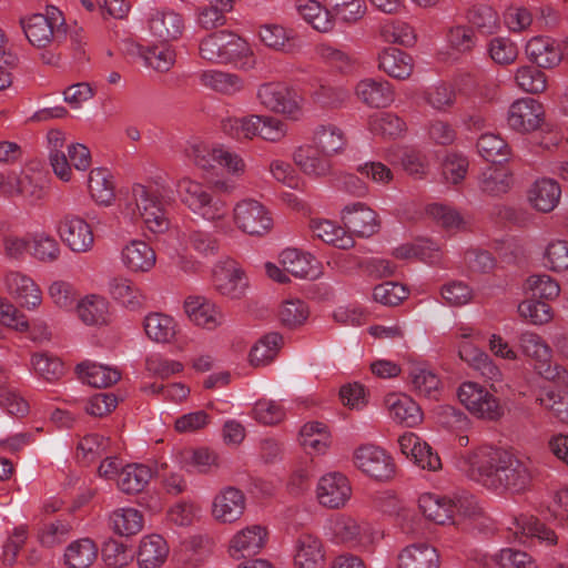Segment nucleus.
<instances>
[{
  "label": "nucleus",
  "mask_w": 568,
  "mask_h": 568,
  "mask_svg": "<svg viewBox=\"0 0 568 568\" xmlns=\"http://www.w3.org/2000/svg\"><path fill=\"white\" fill-rule=\"evenodd\" d=\"M169 554L165 539L160 535L145 536L139 547L138 564L140 568H159Z\"/></svg>",
  "instance_id": "31"
},
{
  "label": "nucleus",
  "mask_w": 568,
  "mask_h": 568,
  "mask_svg": "<svg viewBox=\"0 0 568 568\" xmlns=\"http://www.w3.org/2000/svg\"><path fill=\"white\" fill-rule=\"evenodd\" d=\"M561 189L552 179L537 180L528 192V200L532 207L542 213H549L558 205Z\"/></svg>",
  "instance_id": "25"
},
{
  "label": "nucleus",
  "mask_w": 568,
  "mask_h": 568,
  "mask_svg": "<svg viewBox=\"0 0 568 568\" xmlns=\"http://www.w3.org/2000/svg\"><path fill=\"white\" fill-rule=\"evenodd\" d=\"M515 79L521 90L532 94L542 92L547 87L545 73L535 67L519 68Z\"/></svg>",
  "instance_id": "62"
},
{
  "label": "nucleus",
  "mask_w": 568,
  "mask_h": 568,
  "mask_svg": "<svg viewBox=\"0 0 568 568\" xmlns=\"http://www.w3.org/2000/svg\"><path fill=\"white\" fill-rule=\"evenodd\" d=\"M7 190L11 195H19L31 204L40 201L44 195V189L41 183L23 172L9 178Z\"/></svg>",
  "instance_id": "41"
},
{
  "label": "nucleus",
  "mask_w": 568,
  "mask_h": 568,
  "mask_svg": "<svg viewBox=\"0 0 568 568\" xmlns=\"http://www.w3.org/2000/svg\"><path fill=\"white\" fill-rule=\"evenodd\" d=\"M98 556V548L90 538L71 542L64 552V561L69 568H88Z\"/></svg>",
  "instance_id": "40"
},
{
  "label": "nucleus",
  "mask_w": 568,
  "mask_h": 568,
  "mask_svg": "<svg viewBox=\"0 0 568 568\" xmlns=\"http://www.w3.org/2000/svg\"><path fill=\"white\" fill-rule=\"evenodd\" d=\"M112 523L116 534L129 537L142 529L143 517L139 510L126 508L115 511L112 516Z\"/></svg>",
  "instance_id": "59"
},
{
  "label": "nucleus",
  "mask_w": 568,
  "mask_h": 568,
  "mask_svg": "<svg viewBox=\"0 0 568 568\" xmlns=\"http://www.w3.org/2000/svg\"><path fill=\"white\" fill-rule=\"evenodd\" d=\"M29 327L26 316L17 307L0 296V337L10 331L24 332Z\"/></svg>",
  "instance_id": "51"
},
{
  "label": "nucleus",
  "mask_w": 568,
  "mask_h": 568,
  "mask_svg": "<svg viewBox=\"0 0 568 568\" xmlns=\"http://www.w3.org/2000/svg\"><path fill=\"white\" fill-rule=\"evenodd\" d=\"M400 452L422 469L436 471L442 468V460L433 447L414 433H405L398 439Z\"/></svg>",
  "instance_id": "14"
},
{
  "label": "nucleus",
  "mask_w": 568,
  "mask_h": 568,
  "mask_svg": "<svg viewBox=\"0 0 568 568\" xmlns=\"http://www.w3.org/2000/svg\"><path fill=\"white\" fill-rule=\"evenodd\" d=\"M8 291L16 300L28 308H34L41 303V291L28 276L11 272L6 277Z\"/></svg>",
  "instance_id": "29"
},
{
  "label": "nucleus",
  "mask_w": 568,
  "mask_h": 568,
  "mask_svg": "<svg viewBox=\"0 0 568 568\" xmlns=\"http://www.w3.org/2000/svg\"><path fill=\"white\" fill-rule=\"evenodd\" d=\"M418 506L427 519L438 525L455 524L456 513L473 516L477 510L474 498L450 499L434 494H423L418 499Z\"/></svg>",
  "instance_id": "5"
},
{
  "label": "nucleus",
  "mask_w": 568,
  "mask_h": 568,
  "mask_svg": "<svg viewBox=\"0 0 568 568\" xmlns=\"http://www.w3.org/2000/svg\"><path fill=\"white\" fill-rule=\"evenodd\" d=\"M318 152V149L312 146H301L294 152V162L308 175L325 176L331 171V162L320 156Z\"/></svg>",
  "instance_id": "38"
},
{
  "label": "nucleus",
  "mask_w": 568,
  "mask_h": 568,
  "mask_svg": "<svg viewBox=\"0 0 568 568\" xmlns=\"http://www.w3.org/2000/svg\"><path fill=\"white\" fill-rule=\"evenodd\" d=\"M457 94L453 85L440 82L423 92V100L437 112H448L456 103Z\"/></svg>",
  "instance_id": "45"
},
{
  "label": "nucleus",
  "mask_w": 568,
  "mask_h": 568,
  "mask_svg": "<svg viewBox=\"0 0 568 568\" xmlns=\"http://www.w3.org/2000/svg\"><path fill=\"white\" fill-rule=\"evenodd\" d=\"M378 68L389 77L407 79L413 72V58L397 48H386L378 55Z\"/></svg>",
  "instance_id": "30"
},
{
  "label": "nucleus",
  "mask_w": 568,
  "mask_h": 568,
  "mask_svg": "<svg viewBox=\"0 0 568 568\" xmlns=\"http://www.w3.org/2000/svg\"><path fill=\"white\" fill-rule=\"evenodd\" d=\"M316 491L321 505L336 509L349 499L352 488L346 476L341 473H331L320 479Z\"/></svg>",
  "instance_id": "15"
},
{
  "label": "nucleus",
  "mask_w": 568,
  "mask_h": 568,
  "mask_svg": "<svg viewBox=\"0 0 568 568\" xmlns=\"http://www.w3.org/2000/svg\"><path fill=\"white\" fill-rule=\"evenodd\" d=\"M513 174L503 166H487L477 179L478 189L485 195L498 197L513 186Z\"/></svg>",
  "instance_id": "27"
},
{
  "label": "nucleus",
  "mask_w": 568,
  "mask_h": 568,
  "mask_svg": "<svg viewBox=\"0 0 568 568\" xmlns=\"http://www.w3.org/2000/svg\"><path fill=\"white\" fill-rule=\"evenodd\" d=\"M226 41L223 63H233L242 69L253 68L254 58L246 41L232 32Z\"/></svg>",
  "instance_id": "47"
},
{
  "label": "nucleus",
  "mask_w": 568,
  "mask_h": 568,
  "mask_svg": "<svg viewBox=\"0 0 568 568\" xmlns=\"http://www.w3.org/2000/svg\"><path fill=\"white\" fill-rule=\"evenodd\" d=\"M335 19L353 23L362 19L366 11L364 0H325Z\"/></svg>",
  "instance_id": "57"
},
{
  "label": "nucleus",
  "mask_w": 568,
  "mask_h": 568,
  "mask_svg": "<svg viewBox=\"0 0 568 568\" xmlns=\"http://www.w3.org/2000/svg\"><path fill=\"white\" fill-rule=\"evenodd\" d=\"M263 122L262 115H246L229 118L223 122V131L236 140L252 139L258 135V128Z\"/></svg>",
  "instance_id": "49"
},
{
  "label": "nucleus",
  "mask_w": 568,
  "mask_h": 568,
  "mask_svg": "<svg viewBox=\"0 0 568 568\" xmlns=\"http://www.w3.org/2000/svg\"><path fill=\"white\" fill-rule=\"evenodd\" d=\"M77 311L87 325H102L108 321V302L101 296L85 297L78 304Z\"/></svg>",
  "instance_id": "46"
},
{
  "label": "nucleus",
  "mask_w": 568,
  "mask_h": 568,
  "mask_svg": "<svg viewBox=\"0 0 568 568\" xmlns=\"http://www.w3.org/2000/svg\"><path fill=\"white\" fill-rule=\"evenodd\" d=\"M334 537L337 541L353 548L366 547L371 537L363 531L362 527L349 517L337 519L333 526Z\"/></svg>",
  "instance_id": "39"
},
{
  "label": "nucleus",
  "mask_w": 568,
  "mask_h": 568,
  "mask_svg": "<svg viewBox=\"0 0 568 568\" xmlns=\"http://www.w3.org/2000/svg\"><path fill=\"white\" fill-rule=\"evenodd\" d=\"M89 190L92 197L101 204H110L114 199V186L104 169L98 168L90 172Z\"/></svg>",
  "instance_id": "52"
},
{
  "label": "nucleus",
  "mask_w": 568,
  "mask_h": 568,
  "mask_svg": "<svg viewBox=\"0 0 568 568\" xmlns=\"http://www.w3.org/2000/svg\"><path fill=\"white\" fill-rule=\"evenodd\" d=\"M121 260L129 271L149 272L154 266L156 256L148 243L134 240L122 248Z\"/></svg>",
  "instance_id": "26"
},
{
  "label": "nucleus",
  "mask_w": 568,
  "mask_h": 568,
  "mask_svg": "<svg viewBox=\"0 0 568 568\" xmlns=\"http://www.w3.org/2000/svg\"><path fill=\"white\" fill-rule=\"evenodd\" d=\"M518 525L524 535L531 539L538 540L539 544H542L547 547L555 546L559 541V537L556 531L538 518H523L521 523H518Z\"/></svg>",
  "instance_id": "54"
},
{
  "label": "nucleus",
  "mask_w": 568,
  "mask_h": 568,
  "mask_svg": "<svg viewBox=\"0 0 568 568\" xmlns=\"http://www.w3.org/2000/svg\"><path fill=\"white\" fill-rule=\"evenodd\" d=\"M356 94L372 108H386L394 101V91L388 81L364 79L356 85Z\"/></svg>",
  "instance_id": "28"
},
{
  "label": "nucleus",
  "mask_w": 568,
  "mask_h": 568,
  "mask_svg": "<svg viewBox=\"0 0 568 568\" xmlns=\"http://www.w3.org/2000/svg\"><path fill=\"white\" fill-rule=\"evenodd\" d=\"M521 352L536 361L535 368L546 379H552L568 386V371L560 365H551L549 346L535 333L525 332L519 336Z\"/></svg>",
  "instance_id": "6"
},
{
  "label": "nucleus",
  "mask_w": 568,
  "mask_h": 568,
  "mask_svg": "<svg viewBox=\"0 0 568 568\" xmlns=\"http://www.w3.org/2000/svg\"><path fill=\"white\" fill-rule=\"evenodd\" d=\"M518 312L520 316L535 325L545 324L552 317L550 305L534 296L521 302L518 305Z\"/></svg>",
  "instance_id": "60"
},
{
  "label": "nucleus",
  "mask_w": 568,
  "mask_h": 568,
  "mask_svg": "<svg viewBox=\"0 0 568 568\" xmlns=\"http://www.w3.org/2000/svg\"><path fill=\"white\" fill-rule=\"evenodd\" d=\"M234 221L239 229L250 235L261 236L273 226L268 210L258 201L243 200L234 207Z\"/></svg>",
  "instance_id": "9"
},
{
  "label": "nucleus",
  "mask_w": 568,
  "mask_h": 568,
  "mask_svg": "<svg viewBox=\"0 0 568 568\" xmlns=\"http://www.w3.org/2000/svg\"><path fill=\"white\" fill-rule=\"evenodd\" d=\"M148 22L150 32L161 42L178 40L184 30L183 17L171 9H153Z\"/></svg>",
  "instance_id": "16"
},
{
  "label": "nucleus",
  "mask_w": 568,
  "mask_h": 568,
  "mask_svg": "<svg viewBox=\"0 0 568 568\" xmlns=\"http://www.w3.org/2000/svg\"><path fill=\"white\" fill-rule=\"evenodd\" d=\"M190 161L203 170L214 169L217 165L229 172L237 173L243 170V160L235 153L223 148H210L204 143H193L185 149Z\"/></svg>",
  "instance_id": "8"
},
{
  "label": "nucleus",
  "mask_w": 568,
  "mask_h": 568,
  "mask_svg": "<svg viewBox=\"0 0 568 568\" xmlns=\"http://www.w3.org/2000/svg\"><path fill=\"white\" fill-rule=\"evenodd\" d=\"M476 148L478 154L491 163L507 161L510 151L505 140L493 133L481 134L477 140Z\"/></svg>",
  "instance_id": "43"
},
{
  "label": "nucleus",
  "mask_w": 568,
  "mask_h": 568,
  "mask_svg": "<svg viewBox=\"0 0 568 568\" xmlns=\"http://www.w3.org/2000/svg\"><path fill=\"white\" fill-rule=\"evenodd\" d=\"M314 101L324 108H339L349 98V91L344 87L329 84L318 85L312 93Z\"/></svg>",
  "instance_id": "63"
},
{
  "label": "nucleus",
  "mask_w": 568,
  "mask_h": 568,
  "mask_svg": "<svg viewBox=\"0 0 568 568\" xmlns=\"http://www.w3.org/2000/svg\"><path fill=\"white\" fill-rule=\"evenodd\" d=\"M124 213L131 220L141 219L153 233H162L169 226L159 199L142 184L132 186V201L126 203Z\"/></svg>",
  "instance_id": "4"
},
{
  "label": "nucleus",
  "mask_w": 568,
  "mask_h": 568,
  "mask_svg": "<svg viewBox=\"0 0 568 568\" xmlns=\"http://www.w3.org/2000/svg\"><path fill=\"white\" fill-rule=\"evenodd\" d=\"M295 568H324L325 555L321 539L302 532L295 540Z\"/></svg>",
  "instance_id": "20"
},
{
  "label": "nucleus",
  "mask_w": 568,
  "mask_h": 568,
  "mask_svg": "<svg viewBox=\"0 0 568 568\" xmlns=\"http://www.w3.org/2000/svg\"><path fill=\"white\" fill-rule=\"evenodd\" d=\"M102 559L108 566L123 567L133 558V552L122 541L115 539L106 540L101 549Z\"/></svg>",
  "instance_id": "64"
},
{
  "label": "nucleus",
  "mask_w": 568,
  "mask_h": 568,
  "mask_svg": "<svg viewBox=\"0 0 568 568\" xmlns=\"http://www.w3.org/2000/svg\"><path fill=\"white\" fill-rule=\"evenodd\" d=\"M371 131L376 135L395 139L405 131V122L394 113L382 112L372 118Z\"/></svg>",
  "instance_id": "55"
},
{
  "label": "nucleus",
  "mask_w": 568,
  "mask_h": 568,
  "mask_svg": "<svg viewBox=\"0 0 568 568\" xmlns=\"http://www.w3.org/2000/svg\"><path fill=\"white\" fill-rule=\"evenodd\" d=\"M77 371L83 381L95 388L110 387L121 378L116 368L88 361L78 364Z\"/></svg>",
  "instance_id": "32"
},
{
  "label": "nucleus",
  "mask_w": 568,
  "mask_h": 568,
  "mask_svg": "<svg viewBox=\"0 0 568 568\" xmlns=\"http://www.w3.org/2000/svg\"><path fill=\"white\" fill-rule=\"evenodd\" d=\"M266 530L261 526L247 527L231 540L230 554L233 558H246L256 555L265 545Z\"/></svg>",
  "instance_id": "23"
},
{
  "label": "nucleus",
  "mask_w": 568,
  "mask_h": 568,
  "mask_svg": "<svg viewBox=\"0 0 568 568\" xmlns=\"http://www.w3.org/2000/svg\"><path fill=\"white\" fill-rule=\"evenodd\" d=\"M187 316L197 326L214 329L223 323L221 310L203 296H189L184 302Z\"/></svg>",
  "instance_id": "22"
},
{
  "label": "nucleus",
  "mask_w": 568,
  "mask_h": 568,
  "mask_svg": "<svg viewBox=\"0 0 568 568\" xmlns=\"http://www.w3.org/2000/svg\"><path fill=\"white\" fill-rule=\"evenodd\" d=\"M310 310L307 304L301 300H290L282 304L280 310V320L288 328H295L305 323L308 318Z\"/></svg>",
  "instance_id": "61"
},
{
  "label": "nucleus",
  "mask_w": 568,
  "mask_h": 568,
  "mask_svg": "<svg viewBox=\"0 0 568 568\" xmlns=\"http://www.w3.org/2000/svg\"><path fill=\"white\" fill-rule=\"evenodd\" d=\"M526 55L538 68L551 69L562 59L559 43L549 37H534L526 44Z\"/></svg>",
  "instance_id": "21"
},
{
  "label": "nucleus",
  "mask_w": 568,
  "mask_h": 568,
  "mask_svg": "<svg viewBox=\"0 0 568 568\" xmlns=\"http://www.w3.org/2000/svg\"><path fill=\"white\" fill-rule=\"evenodd\" d=\"M61 240L73 252H87L94 242L90 225L80 216L65 214L58 227Z\"/></svg>",
  "instance_id": "13"
},
{
  "label": "nucleus",
  "mask_w": 568,
  "mask_h": 568,
  "mask_svg": "<svg viewBox=\"0 0 568 568\" xmlns=\"http://www.w3.org/2000/svg\"><path fill=\"white\" fill-rule=\"evenodd\" d=\"M202 83L223 94H234L243 89V80L233 73L210 70L201 75Z\"/></svg>",
  "instance_id": "48"
},
{
  "label": "nucleus",
  "mask_w": 568,
  "mask_h": 568,
  "mask_svg": "<svg viewBox=\"0 0 568 568\" xmlns=\"http://www.w3.org/2000/svg\"><path fill=\"white\" fill-rule=\"evenodd\" d=\"M356 467L376 480H387L395 473L392 457L382 448L364 445L354 453Z\"/></svg>",
  "instance_id": "10"
},
{
  "label": "nucleus",
  "mask_w": 568,
  "mask_h": 568,
  "mask_svg": "<svg viewBox=\"0 0 568 568\" xmlns=\"http://www.w3.org/2000/svg\"><path fill=\"white\" fill-rule=\"evenodd\" d=\"M458 399L478 418L498 420L504 415L499 399L477 383H463L458 389Z\"/></svg>",
  "instance_id": "7"
},
{
  "label": "nucleus",
  "mask_w": 568,
  "mask_h": 568,
  "mask_svg": "<svg viewBox=\"0 0 568 568\" xmlns=\"http://www.w3.org/2000/svg\"><path fill=\"white\" fill-rule=\"evenodd\" d=\"M180 200L192 212L207 221H222L227 212V205L210 186L189 178H183L176 184Z\"/></svg>",
  "instance_id": "3"
},
{
  "label": "nucleus",
  "mask_w": 568,
  "mask_h": 568,
  "mask_svg": "<svg viewBox=\"0 0 568 568\" xmlns=\"http://www.w3.org/2000/svg\"><path fill=\"white\" fill-rule=\"evenodd\" d=\"M280 261L284 271L295 277L308 278L316 276V271L312 265L315 260L311 254L303 253L297 248H286L281 253Z\"/></svg>",
  "instance_id": "37"
},
{
  "label": "nucleus",
  "mask_w": 568,
  "mask_h": 568,
  "mask_svg": "<svg viewBox=\"0 0 568 568\" xmlns=\"http://www.w3.org/2000/svg\"><path fill=\"white\" fill-rule=\"evenodd\" d=\"M143 327L146 336L155 343H171L176 334L174 318L163 313L148 314Z\"/></svg>",
  "instance_id": "33"
},
{
  "label": "nucleus",
  "mask_w": 568,
  "mask_h": 568,
  "mask_svg": "<svg viewBox=\"0 0 568 568\" xmlns=\"http://www.w3.org/2000/svg\"><path fill=\"white\" fill-rule=\"evenodd\" d=\"M152 478L150 467L142 464L124 466L118 478V487L125 494H138L144 489Z\"/></svg>",
  "instance_id": "36"
},
{
  "label": "nucleus",
  "mask_w": 568,
  "mask_h": 568,
  "mask_svg": "<svg viewBox=\"0 0 568 568\" xmlns=\"http://www.w3.org/2000/svg\"><path fill=\"white\" fill-rule=\"evenodd\" d=\"M258 37L268 48L281 51H288L295 41L292 30H286L278 24H265L260 27Z\"/></svg>",
  "instance_id": "50"
},
{
  "label": "nucleus",
  "mask_w": 568,
  "mask_h": 568,
  "mask_svg": "<svg viewBox=\"0 0 568 568\" xmlns=\"http://www.w3.org/2000/svg\"><path fill=\"white\" fill-rule=\"evenodd\" d=\"M466 19L483 36H491L500 28V20L497 11L487 4H475L467 10Z\"/></svg>",
  "instance_id": "34"
},
{
  "label": "nucleus",
  "mask_w": 568,
  "mask_h": 568,
  "mask_svg": "<svg viewBox=\"0 0 568 568\" xmlns=\"http://www.w3.org/2000/svg\"><path fill=\"white\" fill-rule=\"evenodd\" d=\"M20 24L26 38L36 48L60 45L67 40V24L62 12L55 7H48L45 14L34 13L23 18Z\"/></svg>",
  "instance_id": "2"
},
{
  "label": "nucleus",
  "mask_w": 568,
  "mask_h": 568,
  "mask_svg": "<svg viewBox=\"0 0 568 568\" xmlns=\"http://www.w3.org/2000/svg\"><path fill=\"white\" fill-rule=\"evenodd\" d=\"M342 219L348 231L362 237L372 236L379 227L375 211L361 202L346 205L342 211Z\"/></svg>",
  "instance_id": "18"
},
{
  "label": "nucleus",
  "mask_w": 568,
  "mask_h": 568,
  "mask_svg": "<svg viewBox=\"0 0 568 568\" xmlns=\"http://www.w3.org/2000/svg\"><path fill=\"white\" fill-rule=\"evenodd\" d=\"M315 142L325 156L338 153L345 145L343 132L334 125L318 128L315 132Z\"/></svg>",
  "instance_id": "53"
},
{
  "label": "nucleus",
  "mask_w": 568,
  "mask_h": 568,
  "mask_svg": "<svg viewBox=\"0 0 568 568\" xmlns=\"http://www.w3.org/2000/svg\"><path fill=\"white\" fill-rule=\"evenodd\" d=\"M544 116L541 103L532 98L514 101L507 114L508 126L519 133L534 132L540 126Z\"/></svg>",
  "instance_id": "12"
},
{
  "label": "nucleus",
  "mask_w": 568,
  "mask_h": 568,
  "mask_svg": "<svg viewBox=\"0 0 568 568\" xmlns=\"http://www.w3.org/2000/svg\"><path fill=\"white\" fill-rule=\"evenodd\" d=\"M459 468L488 489L511 494L528 490L536 476L530 460H521L494 446H480L463 456Z\"/></svg>",
  "instance_id": "1"
},
{
  "label": "nucleus",
  "mask_w": 568,
  "mask_h": 568,
  "mask_svg": "<svg viewBox=\"0 0 568 568\" xmlns=\"http://www.w3.org/2000/svg\"><path fill=\"white\" fill-rule=\"evenodd\" d=\"M310 229L313 236L335 247L346 250L353 246L354 241L346 235L343 227L328 220H312Z\"/></svg>",
  "instance_id": "35"
},
{
  "label": "nucleus",
  "mask_w": 568,
  "mask_h": 568,
  "mask_svg": "<svg viewBox=\"0 0 568 568\" xmlns=\"http://www.w3.org/2000/svg\"><path fill=\"white\" fill-rule=\"evenodd\" d=\"M397 559L398 568H438L440 564L437 549L425 542L406 546Z\"/></svg>",
  "instance_id": "24"
},
{
  "label": "nucleus",
  "mask_w": 568,
  "mask_h": 568,
  "mask_svg": "<svg viewBox=\"0 0 568 568\" xmlns=\"http://www.w3.org/2000/svg\"><path fill=\"white\" fill-rule=\"evenodd\" d=\"M392 416L399 423L414 426L422 420V410L410 397L403 396L388 400Z\"/></svg>",
  "instance_id": "56"
},
{
  "label": "nucleus",
  "mask_w": 568,
  "mask_h": 568,
  "mask_svg": "<svg viewBox=\"0 0 568 568\" xmlns=\"http://www.w3.org/2000/svg\"><path fill=\"white\" fill-rule=\"evenodd\" d=\"M297 98L294 90L282 83H263L257 90V99L264 108L293 119L296 118L300 111Z\"/></svg>",
  "instance_id": "11"
},
{
  "label": "nucleus",
  "mask_w": 568,
  "mask_h": 568,
  "mask_svg": "<svg viewBox=\"0 0 568 568\" xmlns=\"http://www.w3.org/2000/svg\"><path fill=\"white\" fill-rule=\"evenodd\" d=\"M283 342V337L280 333L272 332L264 335L260 341L252 347L250 352V363L253 366H264L271 363Z\"/></svg>",
  "instance_id": "44"
},
{
  "label": "nucleus",
  "mask_w": 568,
  "mask_h": 568,
  "mask_svg": "<svg viewBox=\"0 0 568 568\" xmlns=\"http://www.w3.org/2000/svg\"><path fill=\"white\" fill-rule=\"evenodd\" d=\"M244 508V494L235 487H226L215 496L212 515L221 523H233L243 515Z\"/></svg>",
  "instance_id": "19"
},
{
  "label": "nucleus",
  "mask_w": 568,
  "mask_h": 568,
  "mask_svg": "<svg viewBox=\"0 0 568 568\" xmlns=\"http://www.w3.org/2000/svg\"><path fill=\"white\" fill-rule=\"evenodd\" d=\"M212 282L216 292L230 298H240L247 286L244 272L233 262L216 266Z\"/></svg>",
  "instance_id": "17"
},
{
  "label": "nucleus",
  "mask_w": 568,
  "mask_h": 568,
  "mask_svg": "<svg viewBox=\"0 0 568 568\" xmlns=\"http://www.w3.org/2000/svg\"><path fill=\"white\" fill-rule=\"evenodd\" d=\"M50 145V163L53 172L62 181H69L71 178V166L65 153L61 150L64 144V135L59 130H51L48 133Z\"/></svg>",
  "instance_id": "42"
},
{
  "label": "nucleus",
  "mask_w": 568,
  "mask_h": 568,
  "mask_svg": "<svg viewBox=\"0 0 568 568\" xmlns=\"http://www.w3.org/2000/svg\"><path fill=\"white\" fill-rule=\"evenodd\" d=\"M229 38L230 32L224 30L213 32L204 38L199 47L201 57L211 62L223 63L224 48Z\"/></svg>",
  "instance_id": "58"
}]
</instances>
